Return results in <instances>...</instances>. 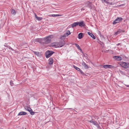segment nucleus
<instances>
[{"mask_svg":"<svg viewBox=\"0 0 129 129\" xmlns=\"http://www.w3.org/2000/svg\"><path fill=\"white\" fill-rule=\"evenodd\" d=\"M10 83L11 85V86H12L14 85V84L13 83V81L12 80H11L10 82Z\"/></svg>","mask_w":129,"mask_h":129,"instance_id":"nucleus-28","label":"nucleus"},{"mask_svg":"<svg viewBox=\"0 0 129 129\" xmlns=\"http://www.w3.org/2000/svg\"><path fill=\"white\" fill-rule=\"evenodd\" d=\"M79 71H80V72L82 74H83L84 73L80 69V70H79Z\"/></svg>","mask_w":129,"mask_h":129,"instance_id":"nucleus-30","label":"nucleus"},{"mask_svg":"<svg viewBox=\"0 0 129 129\" xmlns=\"http://www.w3.org/2000/svg\"><path fill=\"white\" fill-rule=\"evenodd\" d=\"M71 26L72 27H74L76 26L77 25H78V22H75L71 24Z\"/></svg>","mask_w":129,"mask_h":129,"instance_id":"nucleus-15","label":"nucleus"},{"mask_svg":"<svg viewBox=\"0 0 129 129\" xmlns=\"http://www.w3.org/2000/svg\"><path fill=\"white\" fill-rule=\"evenodd\" d=\"M75 45L76 46L77 48L79 50H81V51H82V50L80 48V46L77 44L75 43Z\"/></svg>","mask_w":129,"mask_h":129,"instance_id":"nucleus-22","label":"nucleus"},{"mask_svg":"<svg viewBox=\"0 0 129 129\" xmlns=\"http://www.w3.org/2000/svg\"><path fill=\"white\" fill-rule=\"evenodd\" d=\"M83 35V33H80L79 34L78 36V38L79 39H81L83 37L82 36Z\"/></svg>","mask_w":129,"mask_h":129,"instance_id":"nucleus-18","label":"nucleus"},{"mask_svg":"<svg viewBox=\"0 0 129 129\" xmlns=\"http://www.w3.org/2000/svg\"><path fill=\"white\" fill-rule=\"evenodd\" d=\"M88 121L90 123H92L93 124L96 125L98 128L99 127V125L98 124L97 122L94 121H93L92 120Z\"/></svg>","mask_w":129,"mask_h":129,"instance_id":"nucleus-8","label":"nucleus"},{"mask_svg":"<svg viewBox=\"0 0 129 129\" xmlns=\"http://www.w3.org/2000/svg\"><path fill=\"white\" fill-rule=\"evenodd\" d=\"M9 48L11 50H13V49H12V48L10 46H9Z\"/></svg>","mask_w":129,"mask_h":129,"instance_id":"nucleus-31","label":"nucleus"},{"mask_svg":"<svg viewBox=\"0 0 129 129\" xmlns=\"http://www.w3.org/2000/svg\"><path fill=\"white\" fill-rule=\"evenodd\" d=\"M120 65L123 67L127 68L129 67V63L125 62H121L120 63Z\"/></svg>","mask_w":129,"mask_h":129,"instance_id":"nucleus-3","label":"nucleus"},{"mask_svg":"<svg viewBox=\"0 0 129 129\" xmlns=\"http://www.w3.org/2000/svg\"><path fill=\"white\" fill-rule=\"evenodd\" d=\"M113 58L116 60H117L118 61H120L122 59L121 57L117 56H114Z\"/></svg>","mask_w":129,"mask_h":129,"instance_id":"nucleus-10","label":"nucleus"},{"mask_svg":"<svg viewBox=\"0 0 129 129\" xmlns=\"http://www.w3.org/2000/svg\"><path fill=\"white\" fill-rule=\"evenodd\" d=\"M123 18L121 17H117L116 19L114 20L113 23V24H115L117 23H118L120 21L122 20Z\"/></svg>","mask_w":129,"mask_h":129,"instance_id":"nucleus-5","label":"nucleus"},{"mask_svg":"<svg viewBox=\"0 0 129 129\" xmlns=\"http://www.w3.org/2000/svg\"><path fill=\"white\" fill-rule=\"evenodd\" d=\"M37 17H38V16H37V15L36 14H35V17L36 18H37Z\"/></svg>","mask_w":129,"mask_h":129,"instance_id":"nucleus-33","label":"nucleus"},{"mask_svg":"<svg viewBox=\"0 0 129 129\" xmlns=\"http://www.w3.org/2000/svg\"><path fill=\"white\" fill-rule=\"evenodd\" d=\"M24 109L26 110H27L28 111H29V110H31V108L29 107H28L26 106H25L24 107Z\"/></svg>","mask_w":129,"mask_h":129,"instance_id":"nucleus-21","label":"nucleus"},{"mask_svg":"<svg viewBox=\"0 0 129 129\" xmlns=\"http://www.w3.org/2000/svg\"><path fill=\"white\" fill-rule=\"evenodd\" d=\"M53 36L52 35L48 36L45 38V40L46 43H49L51 41V39L52 38Z\"/></svg>","mask_w":129,"mask_h":129,"instance_id":"nucleus-4","label":"nucleus"},{"mask_svg":"<svg viewBox=\"0 0 129 129\" xmlns=\"http://www.w3.org/2000/svg\"><path fill=\"white\" fill-rule=\"evenodd\" d=\"M37 19L38 20L40 21L41 20L43 19V18L41 17H37Z\"/></svg>","mask_w":129,"mask_h":129,"instance_id":"nucleus-26","label":"nucleus"},{"mask_svg":"<svg viewBox=\"0 0 129 129\" xmlns=\"http://www.w3.org/2000/svg\"><path fill=\"white\" fill-rule=\"evenodd\" d=\"M35 42H37L40 43L41 42V40L39 39H35Z\"/></svg>","mask_w":129,"mask_h":129,"instance_id":"nucleus-24","label":"nucleus"},{"mask_svg":"<svg viewBox=\"0 0 129 129\" xmlns=\"http://www.w3.org/2000/svg\"><path fill=\"white\" fill-rule=\"evenodd\" d=\"M61 15L59 14H53L49 15L50 17H57L61 16Z\"/></svg>","mask_w":129,"mask_h":129,"instance_id":"nucleus-19","label":"nucleus"},{"mask_svg":"<svg viewBox=\"0 0 129 129\" xmlns=\"http://www.w3.org/2000/svg\"><path fill=\"white\" fill-rule=\"evenodd\" d=\"M82 64L84 66L85 69H88L89 68L87 65L86 64V63L84 62H83L82 63Z\"/></svg>","mask_w":129,"mask_h":129,"instance_id":"nucleus-17","label":"nucleus"},{"mask_svg":"<svg viewBox=\"0 0 129 129\" xmlns=\"http://www.w3.org/2000/svg\"><path fill=\"white\" fill-rule=\"evenodd\" d=\"M93 39L95 38V36L92 34V33L90 32H88L87 33Z\"/></svg>","mask_w":129,"mask_h":129,"instance_id":"nucleus-14","label":"nucleus"},{"mask_svg":"<svg viewBox=\"0 0 129 129\" xmlns=\"http://www.w3.org/2000/svg\"><path fill=\"white\" fill-rule=\"evenodd\" d=\"M64 44V41L61 40L59 42H57L53 43L52 44V46L55 48H59L62 47Z\"/></svg>","mask_w":129,"mask_h":129,"instance_id":"nucleus-1","label":"nucleus"},{"mask_svg":"<svg viewBox=\"0 0 129 129\" xmlns=\"http://www.w3.org/2000/svg\"><path fill=\"white\" fill-rule=\"evenodd\" d=\"M125 86H126V87H129V85H125Z\"/></svg>","mask_w":129,"mask_h":129,"instance_id":"nucleus-34","label":"nucleus"},{"mask_svg":"<svg viewBox=\"0 0 129 129\" xmlns=\"http://www.w3.org/2000/svg\"><path fill=\"white\" fill-rule=\"evenodd\" d=\"M55 52L52 51H47L46 52V57L48 58L51 56Z\"/></svg>","mask_w":129,"mask_h":129,"instance_id":"nucleus-2","label":"nucleus"},{"mask_svg":"<svg viewBox=\"0 0 129 129\" xmlns=\"http://www.w3.org/2000/svg\"><path fill=\"white\" fill-rule=\"evenodd\" d=\"M71 33L70 32V31L69 30H68L67 31L66 34L67 35V36L69 35Z\"/></svg>","mask_w":129,"mask_h":129,"instance_id":"nucleus-27","label":"nucleus"},{"mask_svg":"<svg viewBox=\"0 0 129 129\" xmlns=\"http://www.w3.org/2000/svg\"><path fill=\"white\" fill-rule=\"evenodd\" d=\"M27 114V113L26 112H24V111H22L21 112H20L18 114V115H26Z\"/></svg>","mask_w":129,"mask_h":129,"instance_id":"nucleus-13","label":"nucleus"},{"mask_svg":"<svg viewBox=\"0 0 129 129\" xmlns=\"http://www.w3.org/2000/svg\"><path fill=\"white\" fill-rule=\"evenodd\" d=\"M103 2H106V0H101Z\"/></svg>","mask_w":129,"mask_h":129,"instance_id":"nucleus-32","label":"nucleus"},{"mask_svg":"<svg viewBox=\"0 0 129 129\" xmlns=\"http://www.w3.org/2000/svg\"><path fill=\"white\" fill-rule=\"evenodd\" d=\"M124 4L120 5H118V7H120L123 6H124Z\"/></svg>","mask_w":129,"mask_h":129,"instance_id":"nucleus-29","label":"nucleus"},{"mask_svg":"<svg viewBox=\"0 0 129 129\" xmlns=\"http://www.w3.org/2000/svg\"><path fill=\"white\" fill-rule=\"evenodd\" d=\"M78 22V25L80 26L83 27L85 26L84 22L83 21H82L80 22Z\"/></svg>","mask_w":129,"mask_h":129,"instance_id":"nucleus-7","label":"nucleus"},{"mask_svg":"<svg viewBox=\"0 0 129 129\" xmlns=\"http://www.w3.org/2000/svg\"><path fill=\"white\" fill-rule=\"evenodd\" d=\"M103 67L106 69H112L114 68V67L110 65H105L102 66Z\"/></svg>","mask_w":129,"mask_h":129,"instance_id":"nucleus-6","label":"nucleus"},{"mask_svg":"<svg viewBox=\"0 0 129 129\" xmlns=\"http://www.w3.org/2000/svg\"><path fill=\"white\" fill-rule=\"evenodd\" d=\"M33 52L35 54L37 55L38 56L40 57L41 55V54L39 52L34 51H33Z\"/></svg>","mask_w":129,"mask_h":129,"instance_id":"nucleus-16","label":"nucleus"},{"mask_svg":"<svg viewBox=\"0 0 129 129\" xmlns=\"http://www.w3.org/2000/svg\"><path fill=\"white\" fill-rule=\"evenodd\" d=\"M91 3L89 2L86 3L85 4V6H86V7H87L90 9L91 8Z\"/></svg>","mask_w":129,"mask_h":129,"instance_id":"nucleus-11","label":"nucleus"},{"mask_svg":"<svg viewBox=\"0 0 129 129\" xmlns=\"http://www.w3.org/2000/svg\"><path fill=\"white\" fill-rule=\"evenodd\" d=\"M67 109H73L71 108H68Z\"/></svg>","mask_w":129,"mask_h":129,"instance_id":"nucleus-37","label":"nucleus"},{"mask_svg":"<svg viewBox=\"0 0 129 129\" xmlns=\"http://www.w3.org/2000/svg\"><path fill=\"white\" fill-rule=\"evenodd\" d=\"M48 63L49 64H52L53 63V59L52 58L50 57L48 60Z\"/></svg>","mask_w":129,"mask_h":129,"instance_id":"nucleus-9","label":"nucleus"},{"mask_svg":"<svg viewBox=\"0 0 129 129\" xmlns=\"http://www.w3.org/2000/svg\"><path fill=\"white\" fill-rule=\"evenodd\" d=\"M30 109L31 110H30L29 111V112L31 115H34L35 114V112L33 111L32 109Z\"/></svg>","mask_w":129,"mask_h":129,"instance_id":"nucleus-20","label":"nucleus"},{"mask_svg":"<svg viewBox=\"0 0 129 129\" xmlns=\"http://www.w3.org/2000/svg\"><path fill=\"white\" fill-rule=\"evenodd\" d=\"M120 43H118V44L117 45V46H118V45H120Z\"/></svg>","mask_w":129,"mask_h":129,"instance_id":"nucleus-35","label":"nucleus"},{"mask_svg":"<svg viewBox=\"0 0 129 129\" xmlns=\"http://www.w3.org/2000/svg\"><path fill=\"white\" fill-rule=\"evenodd\" d=\"M11 13L12 14L15 15L16 13V12L15 10L14 9H12L11 11Z\"/></svg>","mask_w":129,"mask_h":129,"instance_id":"nucleus-23","label":"nucleus"},{"mask_svg":"<svg viewBox=\"0 0 129 129\" xmlns=\"http://www.w3.org/2000/svg\"><path fill=\"white\" fill-rule=\"evenodd\" d=\"M122 32H123V31L121 29H118V31L115 33V35H117L118 34H120V33Z\"/></svg>","mask_w":129,"mask_h":129,"instance_id":"nucleus-12","label":"nucleus"},{"mask_svg":"<svg viewBox=\"0 0 129 129\" xmlns=\"http://www.w3.org/2000/svg\"><path fill=\"white\" fill-rule=\"evenodd\" d=\"M73 67L74 68L76 69V70H77L78 71H79L80 70V69L77 67L75 66L74 65L73 66Z\"/></svg>","mask_w":129,"mask_h":129,"instance_id":"nucleus-25","label":"nucleus"},{"mask_svg":"<svg viewBox=\"0 0 129 129\" xmlns=\"http://www.w3.org/2000/svg\"><path fill=\"white\" fill-rule=\"evenodd\" d=\"M6 47H8V46H5V45H4Z\"/></svg>","mask_w":129,"mask_h":129,"instance_id":"nucleus-36","label":"nucleus"},{"mask_svg":"<svg viewBox=\"0 0 129 129\" xmlns=\"http://www.w3.org/2000/svg\"><path fill=\"white\" fill-rule=\"evenodd\" d=\"M110 4H111V5H112V3H111Z\"/></svg>","mask_w":129,"mask_h":129,"instance_id":"nucleus-38","label":"nucleus"}]
</instances>
